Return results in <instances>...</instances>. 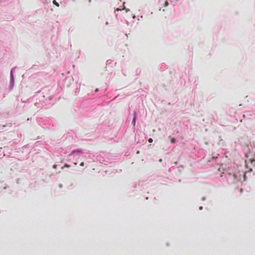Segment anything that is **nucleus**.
<instances>
[{
    "mask_svg": "<svg viewBox=\"0 0 255 255\" xmlns=\"http://www.w3.org/2000/svg\"><path fill=\"white\" fill-rule=\"evenodd\" d=\"M135 121H136V112H134V117L133 119L132 122V124L133 125V126H135Z\"/></svg>",
    "mask_w": 255,
    "mask_h": 255,
    "instance_id": "nucleus-1",
    "label": "nucleus"
},
{
    "mask_svg": "<svg viewBox=\"0 0 255 255\" xmlns=\"http://www.w3.org/2000/svg\"><path fill=\"white\" fill-rule=\"evenodd\" d=\"M53 3L57 6H59V3L55 0H53Z\"/></svg>",
    "mask_w": 255,
    "mask_h": 255,
    "instance_id": "nucleus-2",
    "label": "nucleus"
},
{
    "mask_svg": "<svg viewBox=\"0 0 255 255\" xmlns=\"http://www.w3.org/2000/svg\"><path fill=\"white\" fill-rule=\"evenodd\" d=\"M124 9H125V7L124 6H122V8H117L116 9V10L117 11H120V10H123Z\"/></svg>",
    "mask_w": 255,
    "mask_h": 255,
    "instance_id": "nucleus-3",
    "label": "nucleus"
},
{
    "mask_svg": "<svg viewBox=\"0 0 255 255\" xmlns=\"http://www.w3.org/2000/svg\"><path fill=\"white\" fill-rule=\"evenodd\" d=\"M171 142L173 143H174L175 142V139L174 138H172L171 139Z\"/></svg>",
    "mask_w": 255,
    "mask_h": 255,
    "instance_id": "nucleus-4",
    "label": "nucleus"
},
{
    "mask_svg": "<svg viewBox=\"0 0 255 255\" xmlns=\"http://www.w3.org/2000/svg\"><path fill=\"white\" fill-rule=\"evenodd\" d=\"M148 141L149 143H151L153 141V139L151 138H150L148 139Z\"/></svg>",
    "mask_w": 255,
    "mask_h": 255,
    "instance_id": "nucleus-5",
    "label": "nucleus"
},
{
    "mask_svg": "<svg viewBox=\"0 0 255 255\" xmlns=\"http://www.w3.org/2000/svg\"><path fill=\"white\" fill-rule=\"evenodd\" d=\"M168 5V2L167 1H166L165 2V6H167Z\"/></svg>",
    "mask_w": 255,
    "mask_h": 255,
    "instance_id": "nucleus-6",
    "label": "nucleus"
},
{
    "mask_svg": "<svg viewBox=\"0 0 255 255\" xmlns=\"http://www.w3.org/2000/svg\"><path fill=\"white\" fill-rule=\"evenodd\" d=\"M84 165V163L83 162L80 163V166H83Z\"/></svg>",
    "mask_w": 255,
    "mask_h": 255,
    "instance_id": "nucleus-7",
    "label": "nucleus"
},
{
    "mask_svg": "<svg viewBox=\"0 0 255 255\" xmlns=\"http://www.w3.org/2000/svg\"><path fill=\"white\" fill-rule=\"evenodd\" d=\"M53 168H56V165H53Z\"/></svg>",
    "mask_w": 255,
    "mask_h": 255,
    "instance_id": "nucleus-8",
    "label": "nucleus"
},
{
    "mask_svg": "<svg viewBox=\"0 0 255 255\" xmlns=\"http://www.w3.org/2000/svg\"><path fill=\"white\" fill-rule=\"evenodd\" d=\"M254 161H255V159L252 160L251 162H253Z\"/></svg>",
    "mask_w": 255,
    "mask_h": 255,
    "instance_id": "nucleus-9",
    "label": "nucleus"
},
{
    "mask_svg": "<svg viewBox=\"0 0 255 255\" xmlns=\"http://www.w3.org/2000/svg\"><path fill=\"white\" fill-rule=\"evenodd\" d=\"M11 77H12V71H11Z\"/></svg>",
    "mask_w": 255,
    "mask_h": 255,
    "instance_id": "nucleus-10",
    "label": "nucleus"
},
{
    "mask_svg": "<svg viewBox=\"0 0 255 255\" xmlns=\"http://www.w3.org/2000/svg\"><path fill=\"white\" fill-rule=\"evenodd\" d=\"M65 166H66V167H69V165H66H66H65Z\"/></svg>",
    "mask_w": 255,
    "mask_h": 255,
    "instance_id": "nucleus-11",
    "label": "nucleus"
}]
</instances>
